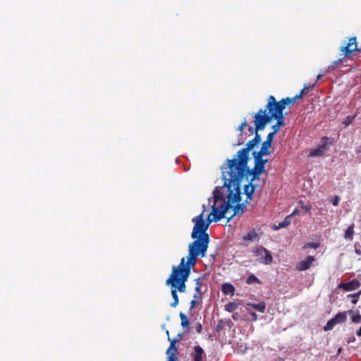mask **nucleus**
<instances>
[{
  "label": "nucleus",
  "instance_id": "50",
  "mask_svg": "<svg viewBox=\"0 0 361 361\" xmlns=\"http://www.w3.org/2000/svg\"><path fill=\"white\" fill-rule=\"evenodd\" d=\"M195 290L200 293L201 290V286H195Z\"/></svg>",
  "mask_w": 361,
  "mask_h": 361
},
{
  "label": "nucleus",
  "instance_id": "2",
  "mask_svg": "<svg viewBox=\"0 0 361 361\" xmlns=\"http://www.w3.org/2000/svg\"><path fill=\"white\" fill-rule=\"evenodd\" d=\"M242 182H224L221 186H216L213 190V197H209L210 202L213 199V203L217 205L226 214L230 210L232 214L227 217L229 222L233 217L243 215L246 209V203H241Z\"/></svg>",
  "mask_w": 361,
  "mask_h": 361
},
{
  "label": "nucleus",
  "instance_id": "49",
  "mask_svg": "<svg viewBox=\"0 0 361 361\" xmlns=\"http://www.w3.org/2000/svg\"><path fill=\"white\" fill-rule=\"evenodd\" d=\"M239 316H240V315H239V314H238V313H234V314H233L232 317H233V319L234 320H238V319Z\"/></svg>",
  "mask_w": 361,
  "mask_h": 361
},
{
  "label": "nucleus",
  "instance_id": "33",
  "mask_svg": "<svg viewBox=\"0 0 361 361\" xmlns=\"http://www.w3.org/2000/svg\"><path fill=\"white\" fill-rule=\"evenodd\" d=\"M224 326H225V322H224L223 319H220V320H219L218 324L215 327V331L216 332H219L224 329Z\"/></svg>",
  "mask_w": 361,
  "mask_h": 361
},
{
  "label": "nucleus",
  "instance_id": "45",
  "mask_svg": "<svg viewBox=\"0 0 361 361\" xmlns=\"http://www.w3.org/2000/svg\"><path fill=\"white\" fill-rule=\"evenodd\" d=\"M345 47H348V49H353L354 47V42H348V44L345 45Z\"/></svg>",
  "mask_w": 361,
  "mask_h": 361
},
{
  "label": "nucleus",
  "instance_id": "27",
  "mask_svg": "<svg viewBox=\"0 0 361 361\" xmlns=\"http://www.w3.org/2000/svg\"><path fill=\"white\" fill-rule=\"evenodd\" d=\"M354 233V224H351L345 232V238L346 240H353V235Z\"/></svg>",
  "mask_w": 361,
  "mask_h": 361
},
{
  "label": "nucleus",
  "instance_id": "13",
  "mask_svg": "<svg viewBox=\"0 0 361 361\" xmlns=\"http://www.w3.org/2000/svg\"><path fill=\"white\" fill-rule=\"evenodd\" d=\"M274 135L272 133H269L267 136L266 140L262 143L261 148L259 151H257L259 153L264 154V155H269V148L271 147V143L274 140Z\"/></svg>",
  "mask_w": 361,
  "mask_h": 361
},
{
  "label": "nucleus",
  "instance_id": "48",
  "mask_svg": "<svg viewBox=\"0 0 361 361\" xmlns=\"http://www.w3.org/2000/svg\"><path fill=\"white\" fill-rule=\"evenodd\" d=\"M240 126L243 128H245L247 126V121L245 118L244 119V121L242 122V123Z\"/></svg>",
  "mask_w": 361,
  "mask_h": 361
},
{
  "label": "nucleus",
  "instance_id": "22",
  "mask_svg": "<svg viewBox=\"0 0 361 361\" xmlns=\"http://www.w3.org/2000/svg\"><path fill=\"white\" fill-rule=\"evenodd\" d=\"M248 305L262 313H264L266 310V304L264 302L259 303H249Z\"/></svg>",
  "mask_w": 361,
  "mask_h": 361
},
{
  "label": "nucleus",
  "instance_id": "34",
  "mask_svg": "<svg viewBox=\"0 0 361 361\" xmlns=\"http://www.w3.org/2000/svg\"><path fill=\"white\" fill-rule=\"evenodd\" d=\"M343 59L344 58L338 59L337 60L333 61L331 63V66L329 67V69H334V68H335L337 66H338L341 63H342L343 61Z\"/></svg>",
  "mask_w": 361,
  "mask_h": 361
},
{
  "label": "nucleus",
  "instance_id": "37",
  "mask_svg": "<svg viewBox=\"0 0 361 361\" xmlns=\"http://www.w3.org/2000/svg\"><path fill=\"white\" fill-rule=\"evenodd\" d=\"M283 99H286V101H288L286 102V105H289V104H293L295 102V101L297 100V98L295 97H286V98H283Z\"/></svg>",
  "mask_w": 361,
  "mask_h": 361
},
{
  "label": "nucleus",
  "instance_id": "20",
  "mask_svg": "<svg viewBox=\"0 0 361 361\" xmlns=\"http://www.w3.org/2000/svg\"><path fill=\"white\" fill-rule=\"evenodd\" d=\"M221 290L225 295H233L235 288L231 283H224L221 286Z\"/></svg>",
  "mask_w": 361,
  "mask_h": 361
},
{
  "label": "nucleus",
  "instance_id": "31",
  "mask_svg": "<svg viewBox=\"0 0 361 361\" xmlns=\"http://www.w3.org/2000/svg\"><path fill=\"white\" fill-rule=\"evenodd\" d=\"M356 115H348V116H346L345 118V119L343 120V121L342 122V123L345 126H350L353 121H354Z\"/></svg>",
  "mask_w": 361,
  "mask_h": 361
},
{
  "label": "nucleus",
  "instance_id": "58",
  "mask_svg": "<svg viewBox=\"0 0 361 361\" xmlns=\"http://www.w3.org/2000/svg\"><path fill=\"white\" fill-rule=\"evenodd\" d=\"M202 207H203V210L202 212H203V214H204V212L206 211V206L204 204H203Z\"/></svg>",
  "mask_w": 361,
  "mask_h": 361
},
{
  "label": "nucleus",
  "instance_id": "16",
  "mask_svg": "<svg viewBox=\"0 0 361 361\" xmlns=\"http://www.w3.org/2000/svg\"><path fill=\"white\" fill-rule=\"evenodd\" d=\"M255 190V185L252 184V182H248V184L243 186V193L246 195V200L243 203L247 204L250 202Z\"/></svg>",
  "mask_w": 361,
  "mask_h": 361
},
{
  "label": "nucleus",
  "instance_id": "47",
  "mask_svg": "<svg viewBox=\"0 0 361 361\" xmlns=\"http://www.w3.org/2000/svg\"><path fill=\"white\" fill-rule=\"evenodd\" d=\"M349 42H354V47H355V44H357L356 37H353L350 38L349 39Z\"/></svg>",
  "mask_w": 361,
  "mask_h": 361
},
{
  "label": "nucleus",
  "instance_id": "29",
  "mask_svg": "<svg viewBox=\"0 0 361 361\" xmlns=\"http://www.w3.org/2000/svg\"><path fill=\"white\" fill-rule=\"evenodd\" d=\"M315 85V83L310 84L309 86H307L306 85H304V87L302 90H300V92L295 95V97L297 99L302 98L303 94L305 93L306 91H307L310 88L314 87Z\"/></svg>",
  "mask_w": 361,
  "mask_h": 361
},
{
  "label": "nucleus",
  "instance_id": "12",
  "mask_svg": "<svg viewBox=\"0 0 361 361\" xmlns=\"http://www.w3.org/2000/svg\"><path fill=\"white\" fill-rule=\"evenodd\" d=\"M166 334L169 336L168 340L171 342L169 348L167 349L166 353L168 355L167 361H177L178 357L176 355L177 349L175 347V344L176 343V340H171L169 337V332L166 331Z\"/></svg>",
  "mask_w": 361,
  "mask_h": 361
},
{
  "label": "nucleus",
  "instance_id": "9",
  "mask_svg": "<svg viewBox=\"0 0 361 361\" xmlns=\"http://www.w3.org/2000/svg\"><path fill=\"white\" fill-rule=\"evenodd\" d=\"M227 215L217 205H215V203H213L211 206V212L207 216V219L204 220L207 228L211 223L218 222L223 218H227L228 217Z\"/></svg>",
  "mask_w": 361,
  "mask_h": 361
},
{
  "label": "nucleus",
  "instance_id": "26",
  "mask_svg": "<svg viewBox=\"0 0 361 361\" xmlns=\"http://www.w3.org/2000/svg\"><path fill=\"white\" fill-rule=\"evenodd\" d=\"M358 50L357 45L355 44V47L353 48V49H350L348 47L343 46L341 48V51L343 52L344 58L350 56L353 51Z\"/></svg>",
  "mask_w": 361,
  "mask_h": 361
},
{
  "label": "nucleus",
  "instance_id": "11",
  "mask_svg": "<svg viewBox=\"0 0 361 361\" xmlns=\"http://www.w3.org/2000/svg\"><path fill=\"white\" fill-rule=\"evenodd\" d=\"M347 312H340L337 313L332 319L328 321L326 324L324 326V330L325 331H330L333 329L336 324L345 322L347 319Z\"/></svg>",
  "mask_w": 361,
  "mask_h": 361
},
{
  "label": "nucleus",
  "instance_id": "18",
  "mask_svg": "<svg viewBox=\"0 0 361 361\" xmlns=\"http://www.w3.org/2000/svg\"><path fill=\"white\" fill-rule=\"evenodd\" d=\"M329 149L326 143L320 145L319 147L312 150L310 153L311 157L322 156Z\"/></svg>",
  "mask_w": 361,
  "mask_h": 361
},
{
  "label": "nucleus",
  "instance_id": "7",
  "mask_svg": "<svg viewBox=\"0 0 361 361\" xmlns=\"http://www.w3.org/2000/svg\"><path fill=\"white\" fill-rule=\"evenodd\" d=\"M192 221L195 223V226L191 233V238L204 235L209 236V234L207 233L208 228L204 222L203 212L192 218Z\"/></svg>",
  "mask_w": 361,
  "mask_h": 361
},
{
  "label": "nucleus",
  "instance_id": "32",
  "mask_svg": "<svg viewBox=\"0 0 361 361\" xmlns=\"http://www.w3.org/2000/svg\"><path fill=\"white\" fill-rule=\"evenodd\" d=\"M247 284L259 283L260 281L254 274L250 275L246 280Z\"/></svg>",
  "mask_w": 361,
  "mask_h": 361
},
{
  "label": "nucleus",
  "instance_id": "3",
  "mask_svg": "<svg viewBox=\"0 0 361 361\" xmlns=\"http://www.w3.org/2000/svg\"><path fill=\"white\" fill-rule=\"evenodd\" d=\"M192 238L194 240L188 245L187 260L185 257L180 259L183 261L184 265L190 268L195 265L198 257H205L209 243V236H197Z\"/></svg>",
  "mask_w": 361,
  "mask_h": 361
},
{
  "label": "nucleus",
  "instance_id": "46",
  "mask_svg": "<svg viewBox=\"0 0 361 361\" xmlns=\"http://www.w3.org/2000/svg\"><path fill=\"white\" fill-rule=\"evenodd\" d=\"M268 162V160L266 159H263L262 158V164H263V173L265 172V166H266V164Z\"/></svg>",
  "mask_w": 361,
  "mask_h": 361
},
{
  "label": "nucleus",
  "instance_id": "4",
  "mask_svg": "<svg viewBox=\"0 0 361 361\" xmlns=\"http://www.w3.org/2000/svg\"><path fill=\"white\" fill-rule=\"evenodd\" d=\"M191 269L184 265L183 261H180L178 266L172 267L171 274L166 279V284L175 288L176 291L185 293L186 290L185 282L189 278Z\"/></svg>",
  "mask_w": 361,
  "mask_h": 361
},
{
  "label": "nucleus",
  "instance_id": "15",
  "mask_svg": "<svg viewBox=\"0 0 361 361\" xmlns=\"http://www.w3.org/2000/svg\"><path fill=\"white\" fill-rule=\"evenodd\" d=\"M360 286V281L357 279H353L348 283H340L338 287L344 289L345 291H352L357 289Z\"/></svg>",
  "mask_w": 361,
  "mask_h": 361
},
{
  "label": "nucleus",
  "instance_id": "30",
  "mask_svg": "<svg viewBox=\"0 0 361 361\" xmlns=\"http://www.w3.org/2000/svg\"><path fill=\"white\" fill-rule=\"evenodd\" d=\"M180 320H181V326L183 328H185V327H188L189 326V321L188 319V317L187 316L183 313V312H180Z\"/></svg>",
  "mask_w": 361,
  "mask_h": 361
},
{
  "label": "nucleus",
  "instance_id": "44",
  "mask_svg": "<svg viewBox=\"0 0 361 361\" xmlns=\"http://www.w3.org/2000/svg\"><path fill=\"white\" fill-rule=\"evenodd\" d=\"M197 304V302L195 300H191L190 302V310H192L195 308V305Z\"/></svg>",
  "mask_w": 361,
  "mask_h": 361
},
{
  "label": "nucleus",
  "instance_id": "14",
  "mask_svg": "<svg viewBox=\"0 0 361 361\" xmlns=\"http://www.w3.org/2000/svg\"><path fill=\"white\" fill-rule=\"evenodd\" d=\"M316 260L315 257L313 256H307L304 260L299 262L296 265V269L298 271H305L308 269L312 262Z\"/></svg>",
  "mask_w": 361,
  "mask_h": 361
},
{
  "label": "nucleus",
  "instance_id": "23",
  "mask_svg": "<svg viewBox=\"0 0 361 361\" xmlns=\"http://www.w3.org/2000/svg\"><path fill=\"white\" fill-rule=\"evenodd\" d=\"M257 237H258V234L253 229V230L249 231L246 235L243 236V240L245 241H253L256 238H257Z\"/></svg>",
  "mask_w": 361,
  "mask_h": 361
},
{
  "label": "nucleus",
  "instance_id": "35",
  "mask_svg": "<svg viewBox=\"0 0 361 361\" xmlns=\"http://www.w3.org/2000/svg\"><path fill=\"white\" fill-rule=\"evenodd\" d=\"M360 294H361V290H360L359 292H357L356 293H354V294H352V295H349V296L353 298L352 302L353 304L357 303L358 298H359Z\"/></svg>",
  "mask_w": 361,
  "mask_h": 361
},
{
  "label": "nucleus",
  "instance_id": "28",
  "mask_svg": "<svg viewBox=\"0 0 361 361\" xmlns=\"http://www.w3.org/2000/svg\"><path fill=\"white\" fill-rule=\"evenodd\" d=\"M238 307L236 302H231L225 305V310L228 312H234Z\"/></svg>",
  "mask_w": 361,
  "mask_h": 361
},
{
  "label": "nucleus",
  "instance_id": "52",
  "mask_svg": "<svg viewBox=\"0 0 361 361\" xmlns=\"http://www.w3.org/2000/svg\"><path fill=\"white\" fill-rule=\"evenodd\" d=\"M355 252L357 255H361V250L360 249H357L355 248Z\"/></svg>",
  "mask_w": 361,
  "mask_h": 361
},
{
  "label": "nucleus",
  "instance_id": "53",
  "mask_svg": "<svg viewBox=\"0 0 361 361\" xmlns=\"http://www.w3.org/2000/svg\"><path fill=\"white\" fill-rule=\"evenodd\" d=\"M356 335L357 336H361V326L360 327V329L356 331Z\"/></svg>",
  "mask_w": 361,
  "mask_h": 361
},
{
  "label": "nucleus",
  "instance_id": "59",
  "mask_svg": "<svg viewBox=\"0 0 361 361\" xmlns=\"http://www.w3.org/2000/svg\"><path fill=\"white\" fill-rule=\"evenodd\" d=\"M193 298H194V299H193V300H195V299H197V298H198V295H195L193 296Z\"/></svg>",
  "mask_w": 361,
  "mask_h": 361
},
{
  "label": "nucleus",
  "instance_id": "24",
  "mask_svg": "<svg viewBox=\"0 0 361 361\" xmlns=\"http://www.w3.org/2000/svg\"><path fill=\"white\" fill-rule=\"evenodd\" d=\"M348 314L351 316V320L355 324H359L361 322V315L357 312L355 313L353 311H348Z\"/></svg>",
  "mask_w": 361,
  "mask_h": 361
},
{
  "label": "nucleus",
  "instance_id": "40",
  "mask_svg": "<svg viewBox=\"0 0 361 361\" xmlns=\"http://www.w3.org/2000/svg\"><path fill=\"white\" fill-rule=\"evenodd\" d=\"M302 209L307 213H310L312 206L310 204L302 205Z\"/></svg>",
  "mask_w": 361,
  "mask_h": 361
},
{
  "label": "nucleus",
  "instance_id": "43",
  "mask_svg": "<svg viewBox=\"0 0 361 361\" xmlns=\"http://www.w3.org/2000/svg\"><path fill=\"white\" fill-rule=\"evenodd\" d=\"M298 213H299V209L298 208H295L293 210V212L288 216H290V219H291L292 216L297 215Z\"/></svg>",
  "mask_w": 361,
  "mask_h": 361
},
{
  "label": "nucleus",
  "instance_id": "21",
  "mask_svg": "<svg viewBox=\"0 0 361 361\" xmlns=\"http://www.w3.org/2000/svg\"><path fill=\"white\" fill-rule=\"evenodd\" d=\"M291 223V219L290 216H286L282 222H280L278 225H275L273 226L274 230H279L283 228H286L289 226Z\"/></svg>",
  "mask_w": 361,
  "mask_h": 361
},
{
  "label": "nucleus",
  "instance_id": "1",
  "mask_svg": "<svg viewBox=\"0 0 361 361\" xmlns=\"http://www.w3.org/2000/svg\"><path fill=\"white\" fill-rule=\"evenodd\" d=\"M252 156L254 159L252 169L248 166L250 154L244 161L240 158L227 159L221 166V180H259L263 173L262 158L265 155L254 151Z\"/></svg>",
  "mask_w": 361,
  "mask_h": 361
},
{
  "label": "nucleus",
  "instance_id": "19",
  "mask_svg": "<svg viewBox=\"0 0 361 361\" xmlns=\"http://www.w3.org/2000/svg\"><path fill=\"white\" fill-rule=\"evenodd\" d=\"M195 353L193 355L194 361H203L204 350L200 345L194 347Z\"/></svg>",
  "mask_w": 361,
  "mask_h": 361
},
{
  "label": "nucleus",
  "instance_id": "51",
  "mask_svg": "<svg viewBox=\"0 0 361 361\" xmlns=\"http://www.w3.org/2000/svg\"><path fill=\"white\" fill-rule=\"evenodd\" d=\"M195 283H196V286H201L200 278H197L195 279Z\"/></svg>",
  "mask_w": 361,
  "mask_h": 361
},
{
  "label": "nucleus",
  "instance_id": "42",
  "mask_svg": "<svg viewBox=\"0 0 361 361\" xmlns=\"http://www.w3.org/2000/svg\"><path fill=\"white\" fill-rule=\"evenodd\" d=\"M196 331L197 333L200 334L202 331V325L200 323H197L196 324Z\"/></svg>",
  "mask_w": 361,
  "mask_h": 361
},
{
  "label": "nucleus",
  "instance_id": "55",
  "mask_svg": "<svg viewBox=\"0 0 361 361\" xmlns=\"http://www.w3.org/2000/svg\"><path fill=\"white\" fill-rule=\"evenodd\" d=\"M322 74L318 75L317 77V80H316V81L314 83L316 84L317 82L322 78Z\"/></svg>",
  "mask_w": 361,
  "mask_h": 361
},
{
  "label": "nucleus",
  "instance_id": "8",
  "mask_svg": "<svg viewBox=\"0 0 361 361\" xmlns=\"http://www.w3.org/2000/svg\"><path fill=\"white\" fill-rule=\"evenodd\" d=\"M254 255L257 257V260L264 265H269L273 262L271 252L264 247L257 246L253 250Z\"/></svg>",
  "mask_w": 361,
  "mask_h": 361
},
{
  "label": "nucleus",
  "instance_id": "56",
  "mask_svg": "<svg viewBox=\"0 0 361 361\" xmlns=\"http://www.w3.org/2000/svg\"><path fill=\"white\" fill-rule=\"evenodd\" d=\"M243 128H244L243 127H242V126H239L238 127V128H237V130H238V131H240V132H242V131H243Z\"/></svg>",
  "mask_w": 361,
  "mask_h": 361
},
{
  "label": "nucleus",
  "instance_id": "10",
  "mask_svg": "<svg viewBox=\"0 0 361 361\" xmlns=\"http://www.w3.org/2000/svg\"><path fill=\"white\" fill-rule=\"evenodd\" d=\"M286 99H281L280 101H276L275 97L273 95H270L268 99V102L266 105L267 108H271L273 111L278 115H284L283 110L285 109L286 105Z\"/></svg>",
  "mask_w": 361,
  "mask_h": 361
},
{
  "label": "nucleus",
  "instance_id": "38",
  "mask_svg": "<svg viewBox=\"0 0 361 361\" xmlns=\"http://www.w3.org/2000/svg\"><path fill=\"white\" fill-rule=\"evenodd\" d=\"M319 247V244L317 243H308L305 245V248H313L317 249Z\"/></svg>",
  "mask_w": 361,
  "mask_h": 361
},
{
  "label": "nucleus",
  "instance_id": "57",
  "mask_svg": "<svg viewBox=\"0 0 361 361\" xmlns=\"http://www.w3.org/2000/svg\"><path fill=\"white\" fill-rule=\"evenodd\" d=\"M298 204H300L302 207V205H305V204L304 203V202L302 200H300L298 202Z\"/></svg>",
  "mask_w": 361,
  "mask_h": 361
},
{
  "label": "nucleus",
  "instance_id": "17",
  "mask_svg": "<svg viewBox=\"0 0 361 361\" xmlns=\"http://www.w3.org/2000/svg\"><path fill=\"white\" fill-rule=\"evenodd\" d=\"M274 119H275L276 122L271 126L272 132H270L269 133H272L273 135L275 136V135L279 131L280 128L285 125L283 121L284 115H278L277 116L274 118Z\"/></svg>",
  "mask_w": 361,
  "mask_h": 361
},
{
  "label": "nucleus",
  "instance_id": "60",
  "mask_svg": "<svg viewBox=\"0 0 361 361\" xmlns=\"http://www.w3.org/2000/svg\"><path fill=\"white\" fill-rule=\"evenodd\" d=\"M324 139L329 140V138L327 137H324Z\"/></svg>",
  "mask_w": 361,
  "mask_h": 361
},
{
  "label": "nucleus",
  "instance_id": "5",
  "mask_svg": "<svg viewBox=\"0 0 361 361\" xmlns=\"http://www.w3.org/2000/svg\"><path fill=\"white\" fill-rule=\"evenodd\" d=\"M276 114L271 108H267L265 110L259 109L254 116L255 131L263 130L267 124L270 123Z\"/></svg>",
  "mask_w": 361,
  "mask_h": 361
},
{
  "label": "nucleus",
  "instance_id": "39",
  "mask_svg": "<svg viewBox=\"0 0 361 361\" xmlns=\"http://www.w3.org/2000/svg\"><path fill=\"white\" fill-rule=\"evenodd\" d=\"M244 143V140L243 139V135L240 133L238 136V143L235 144L234 146H240Z\"/></svg>",
  "mask_w": 361,
  "mask_h": 361
},
{
  "label": "nucleus",
  "instance_id": "36",
  "mask_svg": "<svg viewBox=\"0 0 361 361\" xmlns=\"http://www.w3.org/2000/svg\"><path fill=\"white\" fill-rule=\"evenodd\" d=\"M331 202L333 204V205L338 206L340 202V197L338 195H335L331 198Z\"/></svg>",
  "mask_w": 361,
  "mask_h": 361
},
{
  "label": "nucleus",
  "instance_id": "54",
  "mask_svg": "<svg viewBox=\"0 0 361 361\" xmlns=\"http://www.w3.org/2000/svg\"><path fill=\"white\" fill-rule=\"evenodd\" d=\"M248 130H249L251 133H253L255 132V128H253L252 127L249 126V127H248Z\"/></svg>",
  "mask_w": 361,
  "mask_h": 361
},
{
  "label": "nucleus",
  "instance_id": "25",
  "mask_svg": "<svg viewBox=\"0 0 361 361\" xmlns=\"http://www.w3.org/2000/svg\"><path fill=\"white\" fill-rule=\"evenodd\" d=\"M171 295L173 299V302H171L170 305L171 307L175 308L178 305V302H179L178 295L177 291L176 290L175 288H171Z\"/></svg>",
  "mask_w": 361,
  "mask_h": 361
},
{
  "label": "nucleus",
  "instance_id": "6",
  "mask_svg": "<svg viewBox=\"0 0 361 361\" xmlns=\"http://www.w3.org/2000/svg\"><path fill=\"white\" fill-rule=\"evenodd\" d=\"M257 132L255 131L254 138L247 142L245 147L238 150L233 158H240V160L243 161L247 160L250 152L261 142V135Z\"/></svg>",
  "mask_w": 361,
  "mask_h": 361
},
{
  "label": "nucleus",
  "instance_id": "41",
  "mask_svg": "<svg viewBox=\"0 0 361 361\" xmlns=\"http://www.w3.org/2000/svg\"><path fill=\"white\" fill-rule=\"evenodd\" d=\"M250 315L251 316L252 321H257V320L258 317H257V314L255 312H250Z\"/></svg>",
  "mask_w": 361,
  "mask_h": 361
}]
</instances>
